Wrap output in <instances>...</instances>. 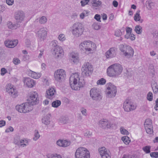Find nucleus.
Listing matches in <instances>:
<instances>
[{"label":"nucleus","mask_w":158,"mask_h":158,"mask_svg":"<svg viewBox=\"0 0 158 158\" xmlns=\"http://www.w3.org/2000/svg\"><path fill=\"white\" fill-rule=\"evenodd\" d=\"M69 82L71 88L75 90H79L83 86V84L81 81L78 73L72 74L70 77Z\"/></svg>","instance_id":"nucleus-1"},{"label":"nucleus","mask_w":158,"mask_h":158,"mask_svg":"<svg viewBox=\"0 0 158 158\" xmlns=\"http://www.w3.org/2000/svg\"><path fill=\"white\" fill-rule=\"evenodd\" d=\"M71 29L72 34L77 37L81 36L84 30L83 25L79 23H76L74 24L71 27Z\"/></svg>","instance_id":"nucleus-2"},{"label":"nucleus","mask_w":158,"mask_h":158,"mask_svg":"<svg viewBox=\"0 0 158 158\" xmlns=\"http://www.w3.org/2000/svg\"><path fill=\"white\" fill-rule=\"evenodd\" d=\"M75 156L76 158H89V152L86 148L80 147L76 150Z\"/></svg>","instance_id":"nucleus-3"},{"label":"nucleus","mask_w":158,"mask_h":158,"mask_svg":"<svg viewBox=\"0 0 158 158\" xmlns=\"http://www.w3.org/2000/svg\"><path fill=\"white\" fill-rule=\"evenodd\" d=\"M106 86L107 89L106 91V96L110 98L114 97L117 93L116 87L111 83H108Z\"/></svg>","instance_id":"nucleus-4"},{"label":"nucleus","mask_w":158,"mask_h":158,"mask_svg":"<svg viewBox=\"0 0 158 158\" xmlns=\"http://www.w3.org/2000/svg\"><path fill=\"white\" fill-rule=\"evenodd\" d=\"M93 70L92 65L89 62H85L82 67V74L84 77L89 76Z\"/></svg>","instance_id":"nucleus-5"},{"label":"nucleus","mask_w":158,"mask_h":158,"mask_svg":"<svg viewBox=\"0 0 158 158\" xmlns=\"http://www.w3.org/2000/svg\"><path fill=\"white\" fill-rule=\"evenodd\" d=\"M90 95L93 100L96 101H100L102 98V96L99 89L94 88L90 91Z\"/></svg>","instance_id":"nucleus-6"},{"label":"nucleus","mask_w":158,"mask_h":158,"mask_svg":"<svg viewBox=\"0 0 158 158\" xmlns=\"http://www.w3.org/2000/svg\"><path fill=\"white\" fill-rule=\"evenodd\" d=\"M66 77L64 70L60 69L56 71L54 74V77L55 80L59 82L64 81Z\"/></svg>","instance_id":"nucleus-7"},{"label":"nucleus","mask_w":158,"mask_h":158,"mask_svg":"<svg viewBox=\"0 0 158 158\" xmlns=\"http://www.w3.org/2000/svg\"><path fill=\"white\" fill-rule=\"evenodd\" d=\"M6 91L13 98H15L18 95V92L15 87L10 84H8L6 86Z\"/></svg>","instance_id":"nucleus-8"},{"label":"nucleus","mask_w":158,"mask_h":158,"mask_svg":"<svg viewBox=\"0 0 158 158\" xmlns=\"http://www.w3.org/2000/svg\"><path fill=\"white\" fill-rule=\"evenodd\" d=\"M36 36L40 40H44L46 37L47 31L45 27H43L38 29L36 32Z\"/></svg>","instance_id":"nucleus-9"},{"label":"nucleus","mask_w":158,"mask_h":158,"mask_svg":"<svg viewBox=\"0 0 158 158\" xmlns=\"http://www.w3.org/2000/svg\"><path fill=\"white\" fill-rule=\"evenodd\" d=\"M152 121L151 119H147L144 123L145 128L147 133L151 134L153 133V127L152 125Z\"/></svg>","instance_id":"nucleus-10"},{"label":"nucleus","mask_w":158,"mask_h":158,"mask_svg":"<svg viewBox=\"0 0 158 158\" xmlns=\"http://www.w3.org/2000/svg\"><path fill=\"white\" fill-rule=\"evenodd\" d=\"M52 53L56 58H61L64 55L62 48L60 46L55 47L52 49Z\"/></svg>","instance_id":"nucleus-11"},{"label":"nucleus","mask_w":158,"mask_h":158,"mask_svg":"<svg viewBox=\"0 0 158 158\" xmlns=\"http://www.w3.org/2000/svg\"><path fill=\"white\" fill-rule=\"evenodd\" d=\"M98 125L102 129H106V128H110L111 127L112 124L107 119H103L99 121Z\"/></svg>","instance_id":"nucleus-12"},{"label":"nucleus","mask_w":158,"mask_h":158,"mask_svg":"<svg viewBox=\"0 0 158 158\" xmlns=\"http://www.w3.org/2000/svg\"><path fill=\"white\" fill-rule=\"evenodd\" d=\"M123 107L125 111L127 112L134 110L136 108V106L133 105L131 102L127 100H126L124 102Z\"/></svg>","instance_id":"nucleus-13"},{"label":"nucleus","mask_w":158,"mask_h":158,"mask_svg":"<svg viewBox=\"0 0 158 158\" xmlns=\"http://www.w3.org/2000/svg\"><path fill=\"white\" fill-rule=\"evenodd\" d=\"M98 152L102 158H110V153L105 147H102L98 149Z\"/></svg>","instance_id":"nucleus-14"},{"label":"nucleus","mask_w":158,"mask_h":158,"mask_svg":"<svg viewBox=\"0 0 158 158\" xmlns=\"http://www.w3.org/2000/svg\"><path fill=\"white\" fill-rule=\"evenodd\" d=\"M29 102L32 104L36 105L39 102L38 94L36 92H33L31 93L29 98Z\"/></svg>","instance_id":"nucleus-15"},{"label":"nucleus","mask_w":158,"mask_h":158,"mask_svg":"<svg viewBox=\"0 0 158 158\" xmlns=\"http://www.w3.org/2000/svg\"><path fill=\"white\" fill-rule=\"evenodd\" d=\"M18 41L17 40H7L5 41L4 44L5 46L9 48H13L15 47L18 43Z\"/></svg>","instance_id":"nucleus-16"},{"label":"nucleus","mask_w":158,"mask_h":158,"mask_svg":"<svg viewBox=\"0 0 158 158\" xmlns=\"http://www.w3.org/2000/svg\"><path fill=\"white\" fill-rule=\"evenodd\" d=\"M112 65L117 76H118L120 75L123 69L122 66L119 64H114Z\"/></svg>","instance_id":"nucleus-17"},{"label":"nucleus","mask_w":158,"mask_h":158,"mask_svg":"<svg viewBox=\"0 0 158 158\" xmlns=\"http://www.w3.org/2000/svg\"><path fill=\"white\" fill-rule=\"evenodd\" d=\"M116 55V52L114 48H110L106 53V56L107 58L114 57Z\"/></svg>","instance_id":"nucleus-18"},{"label":"nucleus","mask_w":158,"mask_h":158,"mask_svg":"<svg viewBox=\"0 0 158 158\" xmlns=\"http://www.w3.org/2000/svg\"><path fill=\"white\" fill-rule=\"evenodd\" d=\"M23 104L24 106V109H23L24 113H27L31 111L33 109V106L34 105L32 104L31 103L28 102Z\"/></svg>","instance_id":"nucleus-19"},{"label":"nucleus","mask_w":158,"mask_h":158,"mask_svg":"<svg viewBox=\"0 0 158 158\" xmlns=\"http://www.w3.org/2000/svg\"><path fill=\"white\" fill-rule=\"evenodd\" d=\"M24 85H26L29 88L33 87L35 85L34 81L30 78H26L23 81Z\"/></svg>","instance_id":"nucleus-20"},{"label":"nucleus","mask_w":158,"mask_h":158,"mask_svg":"<svg viewBox=\"0 0 158 158\" xmlns=\"http://www.w3.org/2000/svg\"><path fill=\"white\" fill-rule=\"evenodd\" d=\"M71 142L65 140L59 139L56 142L57 145L60 146L65 147L68 146L70 144Z\"/></svg>","instance_id":"nucleus-21"},{"label":"nucleus","mask_w":158,"mask_h":158,"mask_svg":"<svg viewBox=\"0 0 158 158\" xmlns=\"http://www.w3.org/2000/svg\"><path fill=\"white\" fill-rule=\"evenodd\" d=\"M15 18L19 22L23 21L25 17L23 12L22 11H19L15 13Z\"/></svg>","instance_id":"nucleus-22"},{"label":"nucleus","mask_w":158,"mask_h":158,"mask_svg":"<svg viewBox=\"0 0 158 158\" xmlns=\"http://www.w3.org/2000/svg\"><path fill=\"white\" fill-rule=\"evenodd\" d=\"M134 51L132 48L129 46L128 48L126 50L124 55L127 58H130L133 56Z\"/></svg>","instance_id":"nucleus-23"},{"label":"nucleus","mask_w":158,"mask_h":158,"mask_svg":"<svg viewBox=\"0 0 158 158\" xmlns=\"http://www.w3.org/2000/svg\"><path fill=\"white\" fill-rule=\"evenodd\" d=\"M89 42V41H84L81 42L79 45V48L81 50L85 51L87 53L88 49V46Z\"/></svg>","instance_id":"nucleus-24"},{"label":"nucleus","mask_w":158,"mask_h":158,"mask_svg":"<svg viewBox=\"0 0 158 158\" xmlns=\"http://www.w3.org/2000/svg\"><path fill=\"white\" fill-rule=\"evenodd\" d=\"M55 93V90L52 88H50L46 91V97L49 99L52 98L54 97V95Z\"/></svg>","instance_id":"nucleus-25"},{"label":"nucleus","mask_w":158,"mask_h":158,"mask_svg":"<svg viewBox=\"0 0 158 158\" xmlns=\"http://www.w3.org/2000/svg\"><path fill=\"white\" fill-rule=\"evenodd\" d=\"M114 72L112 65L110 66L107 69V74L110 77H114L117 76Z\"/></svg>","instance_id":"nucleus-26"},{"label":"nucleus","mask_w":158,"mask_h":158,"mask_svg":"<svg viewBox=\"0 0 158 158\" xmlns=\"http://www.w3.org/2000/svg\"><path fill=\"white\" fill-rule=\"evenodd\" d=\"M96 47L95 44L92 42H91L89 41L88 46V53H93L96 48Z\"/></svg>","instance_id":"nucleus-27"},{"label":"nucleus","mask_w":158,"mask_h":158,"mask_svg":"<svg viewBox=\"0 0 158 158\" xmlns=\"http://www.w3.org/2000/svg\"><path fill=\"white\" fill-rule=\"evenodd\" d=\"M29 75L31 77L36 79H38L41 76L40 73H37L30 70L28 73Z\"/></svg>","instance_id":"nucleus-28"},{"label":"nucleus","mask_w":158,"mask_h":158,"mask_svg":"<svg viewBox=\"0 0 158 158\" xmlns=\"http://www.w3.org/2000/svg\"><path fill=\"white\" fill-rule=\"evenodd\" d=\"M70 57L71 61L74 63H77L78 61V56L77 54H71Z\"/></svg>","instance_id":"nucleus-29"},{"label":"nucleus","mask_w":158,"mask_h":158,"mask_svg":"<svg viewBox=\"0 0 158 158\" xmlns=\"http://www.w3.org/2000/svg\"><path fill=\"white\" fill-rule=\"evenodd\" d=\"M129 45H127L126 44H120L118 48L119 50L121 51L122 52V54L124 55L125 53L126 50L128 48V47H129Z\"/></svg>","instance_id":"nucleus-30"},{"label":"nucleus","mask_w":158,"mask_h":158,"mask_svg":"<svg viewBox=\"0 0 158 158\" xmlns=\"http://www.w3.org/2000/svg\"><path fill=\"white\" fill-rule=\"evenodd\" d=\"M151 86L153 92L156 94L158 92V85L156 82L155 81H152L151 84Z\"/></svg>","instance_id":"nucleus-31"},{"label":"nucleus","mask_w":158,"mask_h":158,"mask_svg":"<svg viewBox=\"0 0 158 158\" xmlns=\"http://www.w3.org/2000/svg\"><path fill=\"white\" fill-rule=\"evenodd\" d=\"M91 3L93 6L99 7L101 5L102 2L99 0H93Z\"/></svg>","instance_id":"nucleus-32"},{"label":"nucleus","mask_w":158,"mask_h":158,"mask_svg":"<svg viewBox=\"0 0 158 158\" xmlns=\"http://www.w3.org/2000/svg\"><path fill=\"white\" fill-rule=\"evenodd\" d=\"M42 123L45 125H48L50 123L49 117V116L47 115L42 118Z\"/></svg>","instance_id":"nucleus-33"},{"label":"nucleus","mask_w":158,"mask_h":158,"mask_svg":"<svg viewBox=\"0 0 158 158\" xmlns=\"http://www.w3.org/2000/svg\"><path fill=\"white\" fill-rule=\"evenodd\" d=\"M61 102L59 100L54 101L52 104V106L55 108H57L61 104Z\"/></svg>","instance_id":"nucleus-34"},{"label":"nucleus","mask_w":158,"mask_h":158,"mask_svg":"<svg viewBox=\"0 0 158 158\" xmlns=\"http://www.w3.org/2000/svg\"><path fill=\"white\" fill-rule=\"evenodd\" d=\"M16 109L18 112L20 113H24V106L23 104H22L20 105H17L16 106Z\"/></svg>","instance_id":"nucleus-35"},{"label":"nucleus","mask_w":158,"mask_h":158,"mask_svg":"<svg viewBox=\"0 0 158 158\" xmlns=\"http://www.w3.org/2000/svg\"><path fill=\"white\" fill-rule=\"evenodd\" d=\"M68 122V119L64 116L61 117L60 119V122L63 124H65Z\"/></svg>","instance_id":"nucleus-36"},{"label":"nucleus","mask_w":158,"mask_h":158,"mask_svg":"<svg viewBox=\"0 0 158 158\" xmlns=\"http://www.w3.org/2000/svg\"><path fill=\"white\" fill-rule=\"evenodd\" d=\"M151 146H146L142 148V150L147 154L149 153L150 152V150Z\"/></svg>","instance_id":"nucleus-37"},{"label":"nucleus","mask_w":158,"mask_h":158,"mask_svg":"<svg viewBox=\"0 0 158 158\" xmlns=\"http://www.w3.org/2000/svg\"><path fill=\"white\" fill-rule=\"evenodd\" d=\"M140 12V10H138L137 11L135 15L134 16V19L135 21H138V20H139V19H141V17L140 16V15L139 14Z\"/></svg>","instance_id":"nucleus-38"},{"label":"nucleus","mask_w":158,"mask_h":158,"mask_svg":"<svg viewBox=\"0 0 158 158\" xmlns=\"http://www.w3.org/2000/svg\"><path fill=\"white\" fill-rule=\"evenodd\" d=\"M135 31L137 34H140L142 31V27L139 25H136L135 27Z\"/></svg>","instance_id":"nucleus-39"},{"label":"nucleus","mask_w":158,"mask_h":158,"mask_svg":"<svg viewBox=\"0 0 158 158\" xmlns=\"http://www.w3.org/2000/svg\"><path fill=\"white\" fill-rule=\"evenodd\" d=\"M48 158H62L61 156L57 153H54L47 156Z\"/></svg>","instance_id":"nucleus-40"},{"label":"nucleus","mask_w":158,"mask_h":158,"mask_svg":"<svg viewBox=\"0 0 158 158\" xmlns=\"http://www.w3.org/2000/svg\"><path fill=\"white\" fill-rule=\"evenodd\" d=\"M7 25L8 28L11 29H15L17 27V26L15 24H13L11 22H9L8 23Z\"/></svg>","instance_id":"nucleus-41"},{"label":"nucleus","mask_w":158,"mask_h":158,"mask_svg":"<svg viewBox=\"0 0 158 158\" xmlns=\"http://www.w3.org/2000/svg\"><path fill=\"white\" fill-rule=\"evenodd\" d=\"M129 139V138L127 136H125L123 137L121 139L125 144L127 145L130 142V140Z\"/></svg>","instance_id":"nucleus-42"},{"label":"nucleus","mask_w":158,"mask_h":158,"mask_svg":"<svg viewBox=\"0 0 158 158\" xmlns=\"http://www.w3.org/2000/svg\"><path fill=\"white\" fill-rule=\"evenodd\" d=\"M47 21L46 18L44 16L41 17L39 19V22L40 24H45Z\"/></svg>","instance_id":"nucleus-43"},{"label":"nucleus","mask_w":158,"mask_h":158,"mask_svg":"<svg viewBox=\"0 0 158 158\" xmlns=\"http://www.w3.org/2000/svg\"><path fill=\"white\" fill-rule=\"evenodd\" d=\"M146 4L147 8L149 10H151L152 9V6L153 5V3L149 1H147Z\"/></svg>","instance_id":"nucleus-44"},{"label":"nucleus","mask_w":158,"mask_h":158,"mask_svg":"<svg viewBox=\"0 0 158 158\" xmlns=\"http://www.w3.org/2000/svg\"><path fill=\"white\" fill-rule=\"evenodd\" d=\"M92 27L93 28L96 30H98L101 27L100 25L96 23H94L92 25Z\"/></svg>","instance_id":"nucleus-45"},{"label":"nucleus","mask_w":158,"mask_h":158,"mask_svg":"<svg viewBox=\"0 0 158 158\" xmlns=\"http://www.w3.org/2000/svg\"><path fill=\"white\" fill-rule=\"evenodd\" d=\"M40 135L38 131L35 130V131L34 137L33 139L35 141L37 140L40 137Z\"/></svg>","instance_id":"nucleus-46"},{"label":"nucleus","mask_w":158,"mask_h":158,"mask_svg":"<svg viewBox=\"0 0 158 158\" xmlns=\"http://www.w3.org/2000/svg\"><path fill=\"white\" fill-rule=\"evenodd\" d=\"M120 130L121 134L126 135L128 134L129 133L128 131L125 129L123 127H121Z\"/></svg>","instance_id":"nucleus-47"},{"label":"nucleus","mask_w":158,"mask_h":158,"mask_svg":"<svg viewBox=\"0 0 158 158\" xmlns=\"http://www.w3.org/2000/svg\"><path fill=\"white\" fill-rule=\"evenodd\" d=\"M147 100L150 101H152L153 100V94L151 92H149L147 94Z\"/></svg>","instance_id":"nucleus-48"},{"label":"nucleus","mask_w":158,"mask_h":158,"mask_svg":"<svg viewBox=\"0 0 158 158\" xmlns=\"http://www.w3.org/2000/svg\"><path fill=\"white\" fill-rule=\"evenodd\" d=\"M123 158H139L137 156L135 155H124Z\"/></svg>","instance_id":"nucleus-49"},{"label":"nucleus","mask_w":158,"mask_h":158,"mask_svg":"<svg viewBox=\"0 0 158 158\" xmlns=\"http://www.w3.org/2000/svg\"><path fill=\"white\" fill-rule=\"evenodd\" d=\"M106 82V81L103 78H102L98 80L97 81V84L98 85H103Z\"/></svg>","instance_id":"nucleus-50"},{"label":"nucleus","mask_w":158,"mask_h":158,"mask_svg":"<svg viewBox=\"0 0 158 158\" xmlns=\"http://www.w3.org/2000/svg\"><path fill=\"white\" fill-rule=\"evenodd\" d=\"M89 1V0H83L81 1V6H84L85 5L88 4V3Z\"/></svg>","instance_id":"nucleus-51"},{"label":"nucleus","mask_w":158,"mask_h":158,"mask_svg":"<svg viewBox=\"0 0 158 158\" xmlns=\"http://www.w3.org/2000/svg\"><path fill=\"white\" fill-rule=\"evenodd\" d=\"M150 156L152 157L157 158L158 157V152H154L150 153Z\"/></svg>","instance_id":"nucleus-52"},{"label":"nucleus","mask_w":158,"mask_h":158,"mask_svg":"<svg viewBox=\"0 0 158 158\" xmlns=\"http://www.w3.org/2000/svg\"><path fill=\"white\" fill-rule=\"evenodd\" d=\"M92 135V132L89 131H86L84 133V136L86 137L89 138Z\"/></svg>","instance_id":"nucleus-53"},{"label":"nucleus","mask_w":158,"mask_h":158,"mask_svg":"<svg viewBox=\"0 0 158 158\" xmlns=\"http://www.w3.org/2000/svg\"><path fill=\"white\" fill-rule=\"evenodd\" d=\"M58 39L61 41H63L65 40L64 35L63 34H60L58 37Z\"/></svg>","instance_id":"nucleus-54"},{"label":"nucleus","mask_w":158,"mask_h":158,"mask_svg":"<svg viewBox=\"0 0 158 158\" xmlns=\"http://www.w3.org/2000/svg\"><path fill=\"white\" fill-rule=\"evenodd\" d=\"M13 62L15 65H17L20 62V60L17 58H14L13 59Z\"/></svg>","instance_id":"nucleus-55"},{"label":"nucleus","mask_w":158,"mask_h":158,"mask_svg":"<svg viewBox=\"0 0 158 158\" xmlns=\"http://www.w3.org/2000/svg\"><path fill=\"white\" fill-rule=\"evenodd\" d=\"M81 111L82 114L84 116H86L87 115V110L86 109L84 108H82L81 109Z\"/></svg>","instance_id":"nucleus-56"},{"label":"nucleus","mask_w":158,"mask_h":158,"mask_svg":"<svg viewBox=\"0 0 158 158\" xmlns=\"http://www.w3.org/2000/svg\"><path fill=\"white\" fill-rule=\"evenodd\" d=\"M7 72L6 69L4 68H2L1 70V75L2 76L4 75Z\"/></svg>","instance_id":"nucleus-57"},{"label":"nucleus","mask_w":158,"mask_h":158,"mask_svg":"<svg viewBox=\"0 0 158 158\" xmlns=\"http://www.w3.org/2000/svg\"><path fill=\"white\" fill-rule=\"evenodd\" d=\"M94 18L99 22H101V17L99 15L96 14L95 15Z\"/></svg>","instance_id":"nucleus-58"},{"label":"nucleus","mask_w":158,"mask_h":158,"mask_svg":"<svg viewBox=\"0 0 158 158\" xmlns=\"http://www.w3.org/2000/svg\"><path fill=\"white\" fill-rule=\"evenodd\" d=\"M26 45L27 47H29L31 45V42L29 39H27L25 41Z\"/></svg>","instance_id":"nucleus-59"},{"label":"nucleus","mask_w":158,"mask_h":158,"mask_svg":"<svg viewBox=\"0 0 158 158\" xmlns=\"http://www.w3.org/2000/svg\"><path fill=\"white\" fill-rule=\"evenodd\" d=\"M57 41L56 40H54L52 42V49H53V48L55 47H56L57 46H59L57 44Z\"/></svg>","instance_id":"nucleus-60"},{"label":"nucleus","mask_w":158,"mask_h":158,"mask_svg":"<svg viewBox=\"0 0 158 158\" xmlns=\"http://www.w3.org/2000/svg\"><path fill=\"white\" fill-rule=\"evenodd\" d=\"M122 34V32L119 30H118L115 31V35L116 36H120Z\"/></svg>","instance_id":"nucleus-61"},{"label":"nucleus","mask_w":158,"mask_h":158,"mask_svg":"<svg viewBox=\"0 0 158 158\" xmlns=\"http://www.w3.org/2000/svg\"><path fill=\"white\" fill-rule=\"evenodd\" d=\"M14 129L12 127H10L9 128L7 129L6 130V132H12L13 131Z\"/></svg>","instance_id":"nucleus-62"},{"label":"nucleus","mask_w":158,"mask_h":158,"mask_svg":"<svg viewBox=\"0 0 158 158\" xmlns=\"http://www.w3.org/2000/svg\"><path fill=\"white\" fill-rule=\"evenodd\" d=\"M6 3L9 5H11L14 2V0H6Z\"/></svg>","instance_id":"nucleus-63"},{"label":"nucleus","mask_w":158,"mask_h":158,"mask_svg":"<svg viewBox=\"0 0 158 158\" xmlns=\"http://www.w3.org/2000/svg\"><path fill=\"white\" fill-rule=\"evenodd\" d=\"M154 109L156 110H158V98H157L156 101Z\"/></svg>","instance_id":"nucleus-64"}]
</instances>
